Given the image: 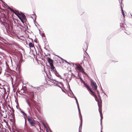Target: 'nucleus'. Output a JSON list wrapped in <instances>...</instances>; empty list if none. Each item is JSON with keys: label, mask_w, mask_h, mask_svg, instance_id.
I'll use <instances>...</instances> for the list:
<instances>
[{"label": "nucleus", "mask_w": 132, "mask_h": 132, "mask_svg": "<svg viewBox=\"0 0 132 132\" xmlns=\"http://www.w3.org/2000/svg\"><path fill=\"white\" fill-rule=\"evenodd\" d=\"M25 93L27 94L29 96L30 100L33 102L35 103L36 101L34 100L35 93L33 92H26Z\"/></svg>", "instance_id": "1"}, {"label": "nucleus", "mask_w": 132, "mask_h": 132, "mask_svg": "<svg viewBox=\"0 0 132 132\" xmlns=\"http://www.w3.org/2000/svg\"><path fill=\"white\" fill-rule=\"evenodd\" d=\"M47 61L49 63L51 67V69L52 70H54L55 68L53 65L54 61L53 60L51 59L50 58L47 57L46 59Z\"/></svg>", "instance_id": "2"}, {"label": "nucleus", "mask_w": 132, "mask_h": 132, "mask_svg": "<svg viewBox=\"0 0 132 132\" xmlns=\"http://www.w3.org/2000/svg\"><path fill=\"white\" fill-rule=\"evenodd\" d=\"M84 84V86L86 87L87 89V90L90 92L92 95H94V93L92 91V90L90 89L89 86L84 81L83 82Z\"/></svg>", "instance_id": "3"}, {"label": "nucleus", "mask_w": 132, "mask_h": 132, "mask_svg": "<svg viewBox=\"0 0 132 132\" xmlns=\"http://www.w3.org/2000/svg\"><path fill=\"white\" fill-rule=\"evenodd\" d=\"M90 86L92 87L94 90H96L97 86L96 85V83L94 82L92 80L91 81Z\"/></svg>", "instance_id": "4"}, {"label": "nucleus", "mask_w": 132, "mask_h": 132, "mask_svg": "<svg viewBox=\"0 0 132 132\" xmlns=\"http://www.w3.org/2000/svg\"><path fill=\"white\" fill-rule=\"evenodd\" d=\"M28 121L29 123L31 124V126H35V123L34 122V120L32 118H28Z\"/></svg>", "instance_id": "5"}, {"label": "nucleus", "mask_w": 132, "mask_h": 132, "mask_svg": "<svg viewBox=\"0 0 132 132\" xmlns=\"http://www.w3.org/2000/svg\"><path fill=\"white\" fill-rule=\"evenodd\" d=\"M76 68L79 71L82 72L86 75H87V73L84 71V69L82 68L81 65L76 67Z\"/></svg>", "instance_id": "6"}, {"label": "nucleus", "mask_w": 132, "mask_h": 132, "mask_svg": "<svg viewBox=\"0 0 132 132\" xmlns=\"http://www.w3.org/2000/svg\"><path fill=\"white\" fill-rule=\"evenodd\" d=\"M51 71H53L54 72L55 75L57 77H60L61 79H62L63 78L61 77V76L59 74V73L57 71V70L56 69L52 70Z\"/></svg>", "instance_id": "7"}, {"label": "nucleus", "mask_w": 132, "mask_h": 132, "mask_svg": "<svg viewBox=\"0 0 132 132\" xmlns=\"http://www.w3.org/2000/svg\"><path fill=\"white\" fill-rule=\"evenodd\" d=\"M92 95L94 96L95 97V100L97 102V104H98V109H100V106H101V107L102 105H101V106H100V104L99 101L98 100V99L97 98V96L95 95V94L94 95Z\"/></svg>", "instance_id": "8"}, {"label": "nucleus", "mask_w": 132, "mask_h": 132, "mask_svg": "<svg viewBox=\"0 0 132 132\" xmlns=\"http://www.w3.org/2000/svg\"><path fill=\"white\" fill-rule=\"evenodd\" d=\"M3 4L4 5L7 7L8 9H10L11 12H13L14 10L10 8V7L8 5H7V4L6 3L4 2L3 3Z\"/></svg>", "instance_id": "9"}, {"label": "nucleus", "mask_w": 132, "mask_h": 132, "mask_svg": "<svg viewBox=\"0 0 132 132\" xmlns=\"http://www.w3.org/2000/svg\"><path fill=\"white\" fill-rule=\"evenodd\" d=\"M80 116V125L79 126V130H80H80H81V128H82V116L81 117Z\"/></svg>", "instance_id": "10"}, {"label": "nucleus", "mask_w": 132, "mask_h": 132, "mask_svg": "<svg viewBox=\"0 0 132 132\" xmlns=\"http://www.w3.org/2000/svg\"><path fill=\"white\" fill-rule=\"evenodd\" d=\"M76 102L77 105L79 114V115H80L81 117V113L80 110L79 108V104L78 101H76Z\"/></svg>", "instance_id": "11"}, {"label": "nucleus", "mask_w": 132, "mask_h": 132, "mask_svg": "<svg viewBox=\"0 0 132 132\" xmlns=\"http://www.w3.org/2000/svg\"><path fill=\"white\" fill-rule=\"evenodd\" d=\"M98 110H99V111L100 114V117H101V118L100 121H102V119H103V117L102 116V110L101 108V109H98Z\"/></svg>", "instance_id": "12"}, {"label": "nucleus", "mask_w": 132, "mask_h": 132, "mask_svg": "<svg viewBox=\"0 0 132 132\" xmlns=\"http://www.w3.org/2000/svg\"><path fill=\"white\" fill-rule=\"evenodd\" d=\"M20 13L21 14L20 15L22 17V19L24 20H25L26 19V16L25 15L21 12H20Z\"/></svg>", "instance_id": "13"}, {"label": "nucleus", "mask_w": 132, "mask_h": 132, "mask_svg": "<svg viewBox=\"0 0 132 132\" xmlns=\"http://www.w3.org/2000/svg\"><path fill=\"white\" fill-rule=\"evenodd\" d=\"M29 45L30 48L34 47L35 48L34 44L32 43H29Z\"/></svg>", "instance_id": "14"}, {"label": "nucleus", "mask_w": 132, "mask_h": 132, "mask_svg": "<svg viewBox=\"0 0 132 132\" xmlns=\"http://www.w3.org/2000/svg\"><path fill=\"white\" fill-rule=\"evenodd\" d=\"M121 12H122V15H123V17H124V18L125 16V14H124V12H123V10L122 8V7L121 5Z\"/></svg>", "instance_id": "15"}, {"label": "nucleus", "mask_w": 132, "mask_h": 132, "mask_svg": "<svg viewBox=\"0 0 132 132\" xmlns=\"http://www.w3.org/2000/svg\"><path fill=\"white\" fill-rule=\"evenodd\" d=\"M14 12H15L18 15H20V14H21L20 13V12H19L18 10H15V11H14Z\"/></svg>", "instance_id": "16"}, {"label": "nucleus", "mask_w": 132, "mask_h": 132, "mask_svg": "<svg viewBox=\"0 0 132 132\" xmlns=\"http://www.w3.org/2000/svg\"><path fill=\"white\" fill-rule=\"evenodd\" d=\"M42 123L43 124V125L44 126V127H45V128L46 129V132H49L48 130V129L47 128L45 124H44V123L43 122Z\"/></svg>", "instance_id": "17"}, {"label": "nucleus", "mask_w": 132, "mask_h": 132, "mask_svg": "<svg viewBox=\"0 0 132 132\" xmlns=\"http://www.w3.org/2000/svg\"><path fill=\"white\" fill-rule=\"evenodd\" d=\"M26 102L28 104V105L29 106V107L31 109V105H30V103L29 102V101H28V100H26Z\"/></svg>", "instance_id": "18"}, {"label": "nucleus", "mask_w": 132, "mask_h": 132, "mask_svg": "<svg viewBox=\"0 0 132 132\" xmlns=\"http://www.w3.org/2000/svg\"><path fill=\"white\" fill-rule=\"evenodd\" d=\"M13 12L15 15H16L20 20L21 19L19 16L17 15V14L16 13L14 12V10L13 12Z\"/></svg>", "instance_id": "19"}, {"label": "nucleus", "mask_w": 132, "mask_h": 132, "mask_svg": "<svg viewBox=\"0 0 132 132\" xmlns=\"http://www.w3.org/2000/svg\"><path fill=\"white\" fill-rule=\"evenodd\" d=\"M12 120H13L12 122L13 123H15V117L12 118Z\"/></svg>", "instance_id": "20"}, {"label": "nucleus", "mask_w": 132, "mask_h": 132, "mask_svg": "<svg viewBox=\"0 0 132 132\" xmlns=\"http://www.w3.org/2000/svg\"><path fill=\"white\" fill-rule=\"evenodd\" d=\"M53 80H54V81H56V82H58V81H56V80H55V79H53ZM59 84H60L61 85H62V86H63V84H62L61 82H59Z\"/></svg>", "instance_id": "21"}, {"label": "nucleus", "mask_w": 132, "mask_h": 132, "mask_svg": "<svg viewBox=\"0 0 132 132\" xmlns=\"http://www.w3.org/2000/svg\"><path fill=\"white\" fill-rule=\"evenodd\" d=\"M17 27H18L20 28L21 29H22V28L21 27H23V26L20 25V24H19V25H18L17 26Z\"/></svg>", "instance_id": "22"}, {"label": "nucleus", "mask_w": 132, "mask_h": 132, "mask_svg": "<svg viewBox=\"0 0 132 132\" xmlns=\"http://www.w3.org/2000/svg\"><path fill=\"white\" fill-rule=\"evenodd\" d=\"M34 15L35 16V20H34V23H35V26H36L37 27V25H36L35 24V22H36V21H35V20H36V15L35 14H34Z\"/></svg>", "instance_id": "23"}, {"label": "nucleus", "mask_w": 132, "mask_h": 132, "mask_svg": "<svg viewBox=\"0 0 132 132\" xmlns=\"http://www.w3.org/2000/svg\"><path fill=\"white\" fill-rule=\"evenodd\" d=\"M54 83L55 84V86H56L59 87V88H61V89H62L61 87V86L60 85H59L58 84H56V83Z\"/></svg>", "instance_id": "24"}, {"label": "nucleus", "mask_w": 132, "mask_h": 132, "mask_svg": "<svg viewBox=\"0 0 132 132\" xmlns=\"http://www.w3.org/2000/svg\"><path fill=\"white\" fill-rule=\"evenodd\" d=\"M101 89L102 90V93H103L104 94H105L107 96V95L105 94V92H104V91H103V89H102V88L101 87Z\"/></svg>", "instance_id": "25"}, {"label": "nucleus", "mask_w": 132, "mask_h": 132, "mask_svg": "<svg viewBox=\"0 0 132 132\" xmlns=\"http://www.w3.org/2000/svg\"><path fill=\"white\" fill-rule=\"evenodd\" d=\"M64 61L66 63H67L68 64H70V65H71V63H69L66 60H64Z\"/></svg>", "instance_id": "26"}, {"label": "nucleus", "mask_w": 132, "mask_h": 132, "mask_svg": "<svg viewBox=\"0 0 132 132\" xmlns=\"http://www.w3.org/2000/svg\"><path fill=\"white\" fill-rule=\"evenodd\" d=\"M26 116L27 119L28 120V118H32L31 117H30V116H27V115H26Z\"/></svg>", "instance_id": "27"}, {"label": "nucleus", "mask_w": 132, "mask_h": 132, "mask_svg": "<svg viewBox=\"0 0 132 132\" xmlns=\"http://www.w3.org/2000/svg\"><path fill=\"white\" fill-rule=\"evenodd\" d=\"M11 114L12 115V118L15 117L14 113H11Z\"/></svg>", "instance_id": "28"}, {"label": "nucleus", "mask_w": 132, "mask_h": 132, "mask_svg": "<svg viewBox=\"0 0 132 132\" xmlns=\"http://www.w3.org/2000/svg\"><path fill=\"white\" fill-rule=\"evenodd\" d=\"M20 112L22 113L23 114L24 112V111H23L20 108Z\"/></svg>", "instance_id": "29"}, {"label": "nucleus", "mask_w": 132, "mask_h": 132, "mask_svg": "<svg viewBox=\"0 0 132 132\" xmlns=\"http://www.w3.org/2000/svg\"><path fill=\"white\" fill-rule=\"evenodd\" d=\"M20 20L21 21V22L23 23L24 24V21L22 19H21Z\"/></svg>", "instance_id": "30"}, {"label": "nucleus", "mask_w": 132, "mask_h": 132, "mask_svg": "<svg viewBox=\"0 0 132 132\" xmlns=\"http://www.w3.org/2000/svg\"><path fill=\"white\" fill-rule=\"evenodd\" d=\"M98 96L99 97V98H100V100H101V103H102V100H101V97L100 96V94H98Z\"/></svg>", "instance_id": "31"}, {"label": "nucleus", "mask_w": 132, "mask_h": 132, "mask_svg": "<svg viewBox=\"0 0 132 132\" xmlns=\"http://www.w3.org/2000/svg\"><path fill=\"white\" fill-rule=\"evenodd\" d=\"M11 109V110L12 111V113H14V110L13 108H12V109Z\"/></svg>", "instance_id": "32"}, {"label": "nucleus", "mask_w": 132, "mask_h": 132, "mask_svg": "<svg viewBox=\"0 0 132 132\" xmlns=\"http://www.w3.org/2000/svg\"><path fill=\"white\" fill-rule=\"evenodd\" d=\"M42 35V36H44V37H45V34L44 33H42V35Z\"/></svg>", "instance_id": "33"}, {"label": "nucleus", "mask_w": 132, "mask_h": 132, "mask_svg": "<svg viewBox=\"0 0 132 132\" xmlns=\"http://www.w3.org/2000/svg\"><path fill=\"white\" fill-rule=\"evenodd\" d=\"M61 60H62V62H63V61H64V60L63 59H62V58L61 57Z\"/></svg>", "instance_id": "34"}, {"label": "nucleus", "mask_w": 132, "mask_h": 132, "mask_svg": "<svg viewBox=\"0 0 132 132\" xmlns=\"http://www.w3.org/2000/svg\"><path fill=\"white\" fill-rule=\"evenodd\" d=\"M23 116H26L27 114H26V113H24H24L23 114Z\"/></svg>", "instance_id": "35"}, {"label": "nucleus", "mask_w": 132, "mask_h": 132, "mask_svg": "<svg viewBox=\"0 0 132 132\" xmlns=\"http://www.w3.org/2000/svg\"><path fill=\"white\" fill-rule=\"evenodd\" d=\"M68 88L69 89V88H70V86L69 85V82H68Z\"/></svg>", "instance_id": "36"}, {"label": "nucleus", "mask_w": 132, "mask_h": 132, "mask_svg": "<svg viewBox=\"0 0 132 132\" xmlns=\"http://www.w3.org/2000/svg\"><path fill=\"white\" fill-rule=\"evenodd\" d=\"M69 90H70V91H71V92L72 93V94L74 95V94H73V93L72 91L71 90V89H70V88H69Z\"/></svg>", "instance_id": "37"}, {"label": "nucleus", "mask_w": 132, "mask_h": 132, "mask_svg": "<svg viewBox=\"0 0 132 132\" xmlns=\"http://www.w3.org/2000/svg\"><path fill=\"white\" fill-rule=\"evenodd\" d=\"M24 118L25 119V124L26 125V117H24Z\"/></svg>", "instance_id": "38"}, {"label": "nucleus", "mask_w": 132, "mask_h": 132, "mask_svg": "<svg viewBox=\"0 0 132 132\" xmlns=\"http://www.w3.org/2000/svg\"><path fill=\"white\" fill-rule=\"evenodd\" d=\"M36 108V109H37V111H38V112H40V111L39 110V109L38 108Z\"/></svg>", "instance_id": "39"}, {"label": "nucleus", "mask_w": 132, "mask_h": 132, "mask_svg": "<svg viewBox=\"0 0 132 132\" xmlns=\"http://www.w3.org/2000/svg\"><path fill=\"white\" fill-rule=\"evenodd\" d=\"M96 91H97V93L98 94H99V91L98 90H97Z\"/></svg>", "instance_id": "40"}, {"label": "nucleus", "mask_w": 132, "mask_h": 132, "mask_svg": "<svg viewBox=\"0 0 132 132\" xmlns=\"http://www.w3.org/2000/svg\"><path fill=\"white\" fill-rule=\"evenodd\" d=\"M102 121H100V124L102 126Z\"/></svg>", "instance_id": "41"}, {"label": "nucleus", "mask_w": 132, "mask_h": 132, "mask_svg": "<svg viewBox=\"0 0 132 132\" xmlns=\"http://www.w3.org/2000/svg\"><path fill=\"white\" fill-rule=\"evenodd\" d=\"M9 11H7L6 13L7 14H9Z\"/></svg>", "instance_id": "42"}, {"label": "nucleus", "mask_w": 132, "mask_h": 132, "mask_svg": "<svg viewBox=\"0 0 132 132\" xmlns=\"http://www.w3.org/2000/svg\"><path fill=\"white\" fill-rule=\"evenodd\" d=\"M8 106L10 109H11V106L9 105H8Z\"/></svg>", "instance_id": "43"}, {"label": "nucleus", "mask_w": 132, "mask_h": 132, "mask_svg": "<svg viewBox=\"0 0 132 132\" xmlns=\"http://www.w3.org/2000/svg\"><path fill=\"white\" fill-rule=\"evenodd\" d=\"M61 89L63 92L65 93V91L63 90L62 89Z\"/></svg>", "instance_id": "44"}, {"label": "nucleus", "mask_w": 132, "mask_h": 132, "mask_svg": "<svg viewBox=\"0 0 132 132\" xmlns=\"http://www.w3.org/2000/svg\"><path fill=\"white\" fill-rule=\"evenodd\" d=\"M74 98L75 99V100L76 99H77L76 97L75 96H74Z\"/></svg>", "instance_id": "45"}, {"label": "nucleus", "mask_w": 132, "mask_h": 132, "mask_svg": "<svg viewBox=\"0 0 132 132\" xmlns=\"http://www.w3.org/2000/svg\"><path fill=\"white\" fill-rule=\"evenodd\" d=\"M34 41L36 42V43H37V40H34Z\"/></svg>", "instance_id": "46"}, {"label": "nucleus", "mask_w": 132, "mask_h": 132, "mask_svg": "<svg viewBox=\"0 0 132 132\" xmlns=\"http://www.w3.org/2000/svg\"><path fill=\"white\" fill-rule=\"evenodd\" d=\"M36 105L39 108H40V107L38 105Z\"/></svg>", "instance_id": "47"}, {"label": "nucleus", "mask_w": 132, "mask_h": 132, "mask_svg": "<svg viewBox=\"0 0 132 132\" xmlns=\"http://www.w3.org/2000/svg\"><path fill=\"white\" fill-rule=\"evenodd\" d=\"M27 132H30V131H29V130H27Z\"/></svg>", "instance_id": "48"}, {"label": "nucleus", "mask_w": 132, "mask_h": 132, "mask_svg": "<svg viewBox=\"0 0 132 132\" xmlns=\"http://www.w3.org/2000/svg\"><path fill=\"white\" fill-rule=\"evenodd\" d=\"M0 1L3 3L4 2L2 0H0Z\"/></svg>", "instance_id": "49"}, {"label": "nucleus", "mask_w": 132, "mask_h": 132, "mask_svg": "<svg viewBox=\"0 0 132 132\" xmlns=\"http://www.w3.org/2000/svg\"><path fill=\"white\" fill-rule=\"evenodd\" d=\"M75 65H76V67H77V66H78L76 64H75Z\"/></svg>", "instance_id": "50"}, {"label": "nucleus", "mask_w": 132, "mask_h": 132, "mask_svg": "<svg viewBox=\"0 0 132 132\" xmlns=\"http://www.w3.org/2000/svg\"><path fill=\"white\" fill-rule=\"evenodd\" d=\"M44 49H46V50H47V49L45 47H44Z\"/></svg>", "instance_id": "51"}, {"label": "nucleus", "mask_w": 132, "mask_h": 132, "mask_svg": "<svg viewBox=\"0 0 132 132\" xmlns=\"http://www.w3.org/2000/svg\"><path fill=\"white\" fill-rule=\"evenodd\" d=\"M3 89H4V91L6 90L3 87Z\"/></svg>", "instance_id": "52"}, {"label": "nucleus", "mask_w": 132, "mask_h": 132, "mask_svg": "<svg viewBox=\"0 0 132 132\" xmlns=\"http://www.w3.org/2000/svg\"><path fill=\"white\" fill-rule=\"evenodd\" d=\"M71 64H73V66H74V63H72Z\"/></svg>", "instance_id": "53"}, {"label": "nucleus", "mask_w": 132, "mask_h": 132, "mask_svg": "<svg viewBox=\"0 0 132 132\" xmlns=\"http://www.w3.org/2000/svg\"><path fill=\"white\" fill-rule=\"evenodd\" d=\"M59 58H60V56H59L58 55H56Z\"/></svg>", "instance_id": "54"}, {"label": "nucleus", "mask_w": 132, "mask_h": 132, "mask_svg": "<svg viewBox=\"0 0 132 132\" xmlns=\"http://www.w3.org/2000/svg\"><path fill=\"white\" fill-rule=\"evenodd\" d=\"M12 119H10V120H11V121H12Z\"/></svg>", "instance_id": "55"}, {"label": "nucleus", "mask_w": 132, "mask_h": 132, "mask_svg": "<svg viewBox=\"0 0 132 132\" xmlns=\"http://www.w3.org/2000/svg\"><path fill=\"white\" fill-rule=\"evenodd\" d=\"M76 101H78L77 99H76Z\"/></svg>", "instance_id": "56"}, {"label": "nucleus", "mask_w": 132, "mask_h": 132, "mask_svg": "<svg viewBox=\"0 0 132 132\" xmlns=\"http://www.w3.org/2000/svg\"><path fill=\"white\" fill-rule=\"evenodd\" d=\"M16 108H17V109H18V108L17 106H16Z\"/></svg>", "instance_id": "57"}, {"label": "nucleus", "mask_w": 132, "mask_h": 132, "mask_svg": "<svg viewBox=\"0 0 132 132\" xmlns=\"http://www.w3.org/2000/svg\"><path fill=\"white\" fill-rule=\"evenodd\" d=\"M79 132H81V131H80V130H79Z\"/></svg>", "instance_id": "58"}, {"label": "nucleus", "mask_w": 132, "mask_h": 132, "mask_svg": "<svg viewBox=\"0 0 132 132\" xmlns=\"http://www.w3.org/2000/svg\"><path fill=\"white\" fill-rule=\"evenodd\" d=\"M50 130V132H51V130Z\"/></svg>", "instance_id": "59"}, {"label": "nucleus", "mask_w": 132, "mask_h": 132, "mask_svg": "<svg viewBox=\"0 0 132 132\" xmlns=\"http://www.w3.org/2000/svg\"><path fill=\"white\" fill-rule=\"evenodd\" d=\"M61 57H60V58H60V59H61Z\"/></svg>", "instance_id": "60"}, {"label": "nucleus", "mask_w": 132, "mask_h": 132, "mask_svg": "<svg viewBox=\"0 0 132 132\" xmlns=\"http://www.w3.org/2000/svg\"><path fill=\"white\" fill-rule=\"evenodd\" d=\"M101 132H102V130L101 131Z\"/></svg>", "instance_id": "61"}, {"label": "nucleus", "mask_w": 132, "mask_h": 132, "mask_svg": "<svg viewBox=\"0 0 132 132\" xmlns=\"http://www.w3.org/2000/svg\"><path fill=\"white\" fill-rule=\"evenodd\" d=\"M7 109H8V108L7 107Z\"/></svg>", "instance_id": "62"}, {"label": "nucleus", "mask_w": 132, "mask_h": 132, "mask_svg": "<svg viewBox=\"0 0 132 132\" xmlns=\"http://www.w3.org/2000/svg\"><path fill=\"white\" fill-rule=\"evenodd\" d=\"M10 111L11 112V110H10Z\"/></svg>", "instance_id": "63"}, {"label": "nucleus", "mask_w": 132, "mask_h": 132, "mask_svg": "<svg viewBox=\"0 0 132 132\" xmlns=\"http://www.w3.org/2000/svg\"><path fill=\"white\" fill-rule=\"evenodd\" d=\"M31 39L32 40V39Z\"/></svg>", "instance_id": "64"}]
</instances>
